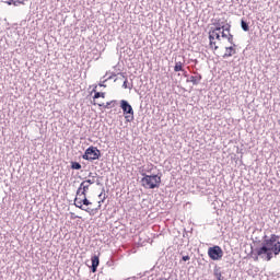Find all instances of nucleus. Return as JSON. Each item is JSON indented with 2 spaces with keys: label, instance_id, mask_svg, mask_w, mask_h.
<instances>
[{
  "label": "nucleus",
  "instance_id": "nucleus-1",
  "mask_svg": "<svg viewBox=\"0 0 280 280\" xmlns=\"http://www.w3.org/2000/svg\"><path fill=\"white\" fill-rule=\"evenodd\" d=\"M222 38L233 43V36L231 35V24L226 21L217 20L214 27L209 32V40L211 49H218L222 45Z\"/></svg>",
  "mask_w": 280,
  "mask_h": 280
},
{
  "label": "nucleus",
  "instance_id": "nucleus-2",
  "mask_svg": "<svg viewBox=\"0 0 280 280\" xmlns=\"http://www.w3.org/2000/svg\"><path fill=\"white\" fill-rule=\"evenodd\" d=\"M279 236L276 234H271L269 238H265L262 242V246L256 250L257 255H266V260L270 261L273 255H279L280 253V242L277 243Z\"/></svg>",
  "mask_w": 280,
  "mask_h": 280
},
{
  "label": "nucleus",
  "instance_id": "nucleus-3",
  "mask_svg": "<svg viewBox=\"0 0 280 280\" xmlns=\"http://www.w3.org/2000/svg\"><path fill=\"white\" fill-rule=\"evenodd\" d=\"M84 205L85 207H89L91 205V201H89V199L86 198V194L77 190V196L74 198V207H77L78 209L85 211L86 213H89V215H95V213H97L100 211V208L102 207V205L100 203L98 207L95 209H85Z\"/></svg>",
  "mask_w": 280,
  "mask_h": 280
},
{
  "label": "nucleus",
  "instance_id": "nucleus-4",
  "mask_svg": "<svg viewBox=\"0 0 280 280\" xmlns=\"http://www.w3.org/2000/svg\"><path fill=\"white\" fill-rule=\"evenodd\" d=\"M141 179L142 187L144 189H159L161 187V176L160 175H145L142 174Z\"/></svg>",
  "mask_w": 280,
  "mask_h": 280
},
{
  "label": "nucleus",
  "instance_id": "nucleus-5",
  "mask_svg": "<svg viewBox=\"0 0 280 280\" xmlns=\"http://www.w3.org/2000/svg\"><path fill=\"white\" fill-rule=\"evenodd\" d=\"M120 108L125 115L126 121H132V119H135V109H132V105L128 103V101L121 100Z\"/></svg>",
  "mask_w": 280,
  "mask_h": 280
},
{
  "label": "nucleus",
  "instance_id": "nucleus-6",
  "mask_svg": "<svg viewBox=\"0 0 280 280\" xmlns=\"http://www.w3.org/2000/svg\"><path fill=\"white\" fill-rule=\"evenodd\" d=\"M223 255H224V252H222V247L221 246L215 245V246L210 247L208 249V256L213 261H218L219 259H222Z\"/></svg>",
  "mask_w": 280,
  "mask_h": 280
},
{
  "label": "nucleus",
  "instance_id": "nucleus-7",
  "mask_svg": "<svg viewBox=\"0 0 280 280\" xmlns=\"http://www.w3.org/2000/svg\"><path fill=\"white\" fill-rule=\"evenodd\" d=\"M83 159L85 161H95L100 159V150L95 147H90L85 150V153L83 155Z\"/></svg>",
  "mask_w": 280,
  "mask_h": 280
},
{
  "label": "nucleus",
  "instance_id": "nucleus-8",
  "mask_svg": "<svg viewBox=\"0 0 280 280\" xmlns=\"http://www.w3.org/2000/svg\"><path fill=\"white\" fill-rule=\"evenodd\" d=\"M97 179V173H89V179L83 180V183L88 185H95V180Z\"/></svg>",
  "mask_w": 280,
  "mask_h": 280
},
{
  "label": "nucleus",
  "instance_id": "nucleus-9",
  "mask_svg": "<svg viewBox=\"0 0 280 280\" xmlns=\"http://www.w3.org/2000/svg\"><path fill=\"white\" fill-rule=\"evenodd\" d=\"M91 188V186L89 184H85V182H82L78 188L77 191H80L81 194H89V189Z\"/></svg>",
  "mask_w": 280,
  "mask_h": 280
},
{
  "label": "nucleus",
  "instance_id": "nucleus-10",
  "mask_svg": "<svg viewBox=\"0 0 280 280\" xmlns=\"http://www.w3.org/2000/svg\"><path fill=\"white\" fill-rule=\"evenodd\" d=\"M92 260V272H97V266H100V256H93Z\"/></svg>",
  "mask_w": 280,
  "mask_h": 280
},
{
  "label": "nucleus",
  "instance_id": "nucleus-11",
  "mask_svg": "<svg viewBox=\"0 0 280 280\" xmlns=\"http://www.w3.org/2000/svg\"><path fill=\"white\" fill-rule=\"evenodd\" d=\"M3 3H8V5H24L27 0H1Z\"/></svg>",
  "mask_w": 280,
  "mask_h": 280
},
{
  "label": "nucleus",
  "instance_id": "nucleus-12",
  "mask_svg": "<svg viewBox=\"0 0 280 280\" xmlns=\"http://www.w3.org/2000/svg\"><path fill=\"white\" fill-rule=\"evenodd\" d=\"M234 54H235V48L226 47L225 48V54L223 55V58H231V56H234Z\"/></svg>",
  "mask_w": 280,
  "mask_h": 280
},
{
  "label": "nucleus",
  "instance_id": "nucleus-13",
  "mask_svg": "<svg viewBox=\"0 0 280 280\" xmlns=\"http://www.w3.org/2000/svg\"><path fill=\"white\" fill-rule=\"evenodd\" d=\"M200 80H202V75H198V77L191 75L189 82H191V84L194 85H198L200 84Z\"/></svg>",
  "mask_w": 280,
  "mask_h": 280
},
{
  "label": "nucleus",
  "instance_id": "nucleus-14",
  "mask_svg": "<svg viewBox=\"0 0 280 280\" xmlns=\"http://www.w3.org/2000/svg\"><path fill=\"white\" fill-rule=\"evenodd\" d=\"M183 67H184V65L182 61L175 62V67H174L175 73H178V71H185V69H183Z\"/></svg>",
  "mask_w": 280,
  "mask_h": 280
},
{
  "label": "nucleus",
  "instance_id": "nucleus-15",
  "mask_svg": "<svg viewBox=\"0 0 280 280\" xmlns=\"http://www.w3.org/2000/svg\"><path fill=\"white\" fill-rule=\"evenodd\" d=\"M101 97V92H95L94 96H93V100H94V106L97 105V106H104V104H101V103H96L95 101L96 100H100Z\"/></svg>",
  "mask_w": 280,
  "mask_h": 280
},
{
  "label": "nucleus",
  "instance_id": "nucleus-16",
  "mask_svg": "<svg viewBox=\"0 0 280 280\" xmlns=\"http://www.w3.org/2000/svg\"><path fill=\"white\" fill-rule=\"evenodd\" d=\"M241 27L244 32H248V30H249L248 23H246V21H244V20L241 21Z\"/></svg>",
  "mask_w": 280,
  "mask_h": 280
},
{
  "label": "nucleus",
  "instance_id": "nucleus-17",
  "mask_svg": "<svg viewBox=\"0 0 280 280\" xmlns=\"http://www.w3.org/2000/svg\"><path fill=\"white\" fill-rule=\"evenodd\" d=\"M71 168L72 170H82V164L78 162H72L71 163Z\"/></svg>",
  "mask_w": 280,
  "mask_h": 280
},
{
  "label": "nucleus",
  "instance_id": "nucleus-18",
  "mask_svg": "<svg viewBox=\"0 0 280 280\" xmlns=\"http://www.w3.org/2000/svg\"><path fill=\"white\" fill-rule=\"evenodd\" d=\"M214 275H215L218 280H224V279H222V273L221 272H215Z\"/></svg>",
  "mask_w": 280,
  "mask_h": 280
},
{
  "label": "nucleus",
  "instance_id": "nucleus-19",
  "mask_svg": "<svg viewBox=\"0 0 280 280\" xmlns=\"http://www.w3.org/2000/svg\"><path fill=\"white\" fill-rule=\"evenodd\" d=\"M122 89H128V79H126L122 83Z\"/></svg>",
  "mask_w": 280,
  "mask_h": 280
},
{
  "label": "nucleus",
  "instance_id": "nucleus-20",
  "mask_svg": "<svg viewBox=\"0 0 280 280\" xmlns=\"http://www.w3.org/2000/svg\"><path fill=\"white\" fill-rule=\"evenodd\" d=\"M183 261H189L190 257L189 256H183Z\"/></svg>",
  "mask_w": 280,
  "mask_h": 280
},
{
  "label": "nucleus",
  "instance_id": "nucleus-21",
  "mask_svg": "<svg viewBox=\"0 0 280 280\" xmlns=\"http://www.w3.org/2000/svg\"><path fill=\"white\" fill-rule=\"evenodd\" d=\"M113 102H115V101L107 102L105 108H108V106H110L113 104Z\"/></svg>",
  "mask_w": 280,
  "mask_h": 280
},
{
  "label": "nucleus",
  "instance_id": "nucleus-22",
  "mask_svg": "<svg viewBox=\"0 0 280 280\" xmlns=\"http://www.w3.org/2000/svg\"><path fill=\"white\" fill-rule=\"evenodd\" d=\"M101 97L104 100V97H106V93L101 92Z\"/></svg>",
  "mask_w": 280,
  "mask_h": 280
}]
</instances>
